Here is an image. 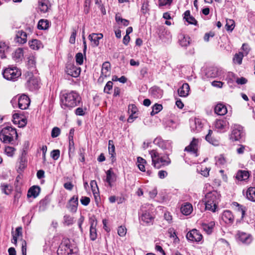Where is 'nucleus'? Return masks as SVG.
<instances>
[{
	"instance_id": "37",
	"label": "nucleus",
	"mask_w": 255,
	"mask_h": 255,
	"mask_svg": "<svg viewBox=\"0 0 255 255\" xmlns=\"http://www.w3.org/2000/svg\"><path fill=\"white\" fill-rule=\"evenodd\" d=\"M153 219V218L152 216L147 212L143 213L141 217V220L146 223H151Z\"/></svg>"
},
{
	"instance_id": "30",
	"label": "nucleus",
	"mask_w": 255,
	"mask_h": 255,
	"mask_svg": "<svg viewBox=\"0 0 255 255\" xmlns=\"http://www.w3.org/2000/svg\"><path fill=\"white\" fill-rule=\"evenodd\" d=\"M184 18L190 24L196 25L197 23L196 19L190 15L189 10H186L184 12Z\"/></svg>"
},
{
	"instance_id": "11",
	"label": "nucleus",
	"mask_w": 255,
	"mask_h": 255,
	"mask_svg": "<svg viewBox=\"0 0 255 255\" xmlns=\"http://www.w3.org/2000/svg\"><path fill=\"white\" fill-rule=\"evenodd\" d=\"M242 128L240 126H235L230 135V139L232 141L239 140L242 136Z\"/></svg>"
},
{
	"instance_id": "35",
	"label": "nucleus",
	"mask_w": 255,
	"mask_h": 255,
	"mask_svg": "<svg viewBox=\"0 0 255 255\" xmlns=\"http://www.w3.org/2000/svg\"><path fill=\"white\" fill-rule=\"evenodd\" d=\"M49 21L47 19H41L38 23V28L39 29H46L49 27Z\"/></svg>"
},
{
	"instance_id": "6",
	"label": "nucleus",
	"mask_w": 255,
	"mask_h": 255,
	"mask_svg": "<svg viewBox=\"0 0 255 255\" xmlns=\"http://www.w3.org/2000/svg\"><path fill=\"white\" fill-rule=\"evenodd\" d=\"M72 251L73 250L69 244V241H67L60 245L57 250V254L59 255H69L72 254Z\"/></svg>"
},
{
	"instance_id": "17",
	"label": "nucleus",
	"mask_w": 255,
	"mask_h": 255,
	"mask_svg": "<svg viewBox=\"0 0 255 255\" xmlns=\"http://www.w3.org/2000/svg\"><path fill=\"white\" fill-rule=\"evenodd\" d=\"M15 40L19 43H25L27 41V34L22 30H18L16 34Z\"/></svg>"
},
{
	"instance_id": "47",
	"label": "nucleus",
	"mask_w": 255,
	"mask_h": 255,
	"mask_svg": "<svg viewBox=\"0 0 255 255\" xmlns=\"http://www.w3.org/2000/svg\"><path fill=\"white\" fill-rule=\"evenodd\" d=\"M90 236L92 241L96 240L97 236L96 227L90 228Z\"/></svg>"
},
{
	"instance_id": "60",
	"label": "nucleus",
	"mask_w": 255,
	"mask_h": 255,
	"mask_svg": "<svg viewBox=\"0 0 255 255\" xmlns=\"http://www.w3.org/2000/svg\"><path fill=\"white\" fill-rule=\"evenodd\" d=\"M77 31L75 29H73L72 33L69 39V42L71 44H74L75 42L76 35Z\"/></svg>"
},
{
	"instance_id": "13",
	"label": "nucleus",
	"mask_w": 255,
	"mask_h": 255,
	"mask_svg": "<svg viewBox=\"0 0 255 255\" xmlns=\"http://www.w3.org/2000/svg\"><path fill=\"white\" fill-rule=\"evenodd\" d=\"M237 237L240 241L245 244H250L252 241L251 236L244 232H239Z\"/></svg>"
},
{
	"instance_id": "50",
	"label": "nucleus",
	"mask_w": 255,
	"mask_h": 255,
	"mask_svg": "<svg viewBox=\"0 0 255 255\" xmlns=\"http://www.w3.org/2000/svg\"><path fill=\"white\" fill-rule=\"evenodd\" d=\"M226 159L223 155H220L216 157V164L223 165L226 163Z\"/></svg>"
},
{
	"instance_id": "34",
	"label": "nucleus",
	"mask_w": 255,
	"mask_h": 255,
	"mask_svg": "<svg viewBox=\"0 0 255 255\" xmlns=\"http://www.w3.org/2000/svg\"><path fill=\"white\" fill-rule=\"evenodd\" d=\"M212 133H213L212 130L211 129H209L208 131V133L206 136L205 139L208 142H209V143H210L213 145H218V141L217 139H216L212 137Z\"/></svg>"
},
{
	"instance_id": "25",
	"label": "nucleus",
	"mask_w": 255,
	"mask_h": 255,
	"mask_svg": "<svg viewBox=\"0 0 255 255\" xmlns=\"http://www.w3.org/2000/svg\"><path fill=\"white\" fill-rule=\"evenodd\" d=\"M109 153L111 155V158L112 162H114L115 160V147L114 144V141L112 140L109 141Z\"/></svg>"
},
{
	"instance_id": "41",
	"label": "nucleus",
	"mask_w": 255,
	"mask_h": 255,
	"mask_svg": "<svg viewBox=\"0 0 255 255\" xmlns=\"http://www.w3.org/2000/svg\"><path fill=\"white\" fill-rule=\"evenodd\" d=\"M244 56V54L242 52L236 54L233 58L234 62L238 64H241Z\"/></svg>"
},
{
	"instance_id": "40",
	"label": "nucleus",
	"mask_w": 255,
	"mask_h": 255,
	"mask_svg": "<svg viewBox=\"0 0 255 255\" xmlns=\"http://www.w3.org/2000/svg\"><path fill=\"white\" fill-rule=\"evenodd\" d=\"M39 6L41 11L46 12L47 11L49 8L48 1L47 0H44L40 2Z\"/></svg>"
},
{
	"instance_id": "4",
	"label": "nucleus",
	"mask_w": 255,
	"mask_h": 255,
	"mask_svg": "<svg viewBox=\"0 0 255 255\" xmlns=\"http://www.w3.org/2000/svg\"><path fill=\"white\" fill-rule=\"evenodd\" d=\"M21 74V71L16 67L6 68L3 72V77L8 80H14Z\"/></svg>"
},
{
	"instance_id": "31",
	"label": "nucleus",
	"mask_w": 255,
	"mask_h": 255,
	"mask_svg": "<svg viewBox=\"0 0 255 255\" xmlns=\"http://www.w3.org/2000/svg\"><path fill=\"white\" fill-rule=\"evenodd\" d=\"M29 46L33 50H38L42 47L41 42L37 39H33L29 43Z\"/></svg>"
},
{
	"instance_id": "14",
	"label": "nucleus",
	"mask_w": 255,
	"mask_h": 255,
	"mask_svg": "<svg viewBox=\"0 0 255 255\" xmlns=\"http://www.w3.org/2000/svg\"><path fill=\"white\" fill-rule=\"evenodd\" d=\"M222 219L227 224H232L234 221V216L229 210H226L223 213Z\"/></svg>"
},
{
	"instance_id": "9",
	"label": "nucleus",
	"mask_w": 255,
	"mask_h": 255,
	"mask_svg": "<svg viewBox=\"0 0 255 255\" xmlns=\"http://www.w3.org/2000/svg\"><path fill=\"white\" fill-rule=\"evenodd\" d=\"M220 195L216 191H213L206 194L205 200L208 203L218 204L220 200Z\"/></svg>"
},
{
	"instance_id": "26",
	"label": "nucleus",
	"mask_w": 255,
	"mask_h": 255,
	"mask_svg": "<svg viewBox=\"0 0 255 255\" xmlns=\"http://www.w3.org/2000/svg\"><path fill=\"white\" fill-rule=\"evenodd\" d=\"M228 125V123L225 120H217L215 122V127L219 130L224 129Z\"/></svg>"
},
{
	"instance_id": "16",
	"label": "nucleus",
	"mask_w": 255,
	"mask_h": 255,
	"mask_svg": "<svg viewBox=\"0 0 255 255\" xmlns=\"http://www.w3.org/2000/svg\"><path fill=\"white\" fill-rule=\"evenodd\" d=\"M191 128L194 131H199L203 127L201 120L199 119H195L190 123Z\"/></svg>"
},
{
	"instance_id": "58",
	"label": "nucleus",
	"mask_w": 255,
	"mask_h": 255,
	"mask_svg": "<svg viewBox=\"0 0 255 255\" xmlns=\"http://www.w3.org/2000/svg\"><path fill=\"white\" fill-rule=\"evenodd\" d=\"M26 120L24 118H20V120H17V125L18 127L23 128L26 125Z\"/></svg>"
},
{
	"instance_id": "22",
	"label": "nucleus",
	"mask_w": 255,
	"mask_h": 255,
	"mask_svg": "<svg viewBox=\"0 0 255 255\" xmlns=\"http://www.w3.org/2000/svg\"><path fill=\"white\" fill-rule=\"evenodd\" d=\"M215 112L218 115L223 116L227 113V109L224 105L218 104L215 108Z\"/></svg>"
},
{
	"instance_id": "28",
	"label": "nucleus",
	"mask_w": 255,
	"mask_h": 255,
	"mask_svg": "<svg viewBox=\"0 0 255 255\" xmlns=\"http://www.w3.org/2000/svg\"><path fill=\"white\" fill-rule=\"evenodd\" d=\"M179 42L182 46L186 47L190 44V37L183 34L179 36Z\"/></svg>"
},
{
	"instance_id": "27",
	"label": "nucleus",
	"mask_w": 255,
	"mask_h": 255,
	"mask_svg": "<svg viewBox=\"0 0 255 255\" xmlns=\"http://www.w3.org/2000/svg\"><path fill=\"white\" fill-rule=\"evenodd\" d=\"M40 191V189L38 186H33L29 189L27 196L35 198L39 195Z\"/></svg>"
},
{
	"instance_id": "18",
	"label": "nucleus",
	"mask_w": 255,
	"mask_h": 255,
	"mask_svg": "<svg viewBox=\"0 0 255 255\" xmlns=\"http://www.w3.org/2000/svg\"><path fill=\"white\" fill-rule=\"evenodd\" d=\"M199 140L196 138H193L190 145L185 148V150L189 152H192L196 153L198 149V143Z\"/></svg>"
},
{
	"instance_id": "33",
	"label": "nucleus",
	"mask_w": 255,
	"mask_h": 255,
	"mask_svg": "<svg viewBox=\"0 0 255 255\" xmlns=\"http://www.w3.org/2000/svg\"><path fill=\"white\" fill-rule=\"evenodd\" d=\"M202 228L208 234H210L212 232L213 228L214 226V224L213 222H211L209 224L202 223Z\"/></svg>"
},
{
	"instance_id": "21",
	"label": "nucleus",
	"mask_w": 255,
	"mask_h": 255,
	"mask_svg": "<svg viewBox=\"0 0 255 255\" xmlns=\"http://www.w3.org/2000/svg\"><path fill=\"white\" fill-rule=\"evenodd\" d=\"M182 213L185 215H190L193 211V207L191 204L185 203L181 207Z\"/></svg>"
},
{
	"instance_id": "20",
	"label": "nucleus",
	"mask_w": 255,
	"mask_h": 255,
	"mask_svg": "<svg viewBox=\"0 0 255 255\" xmlns=\"http://www.w3.org/2000/svg\"><path fill=\"white\" fill-rule=\"evenodd\" d=\"M111 73V64L109 62H105L102 65L101 75L102 76L106 77L110 75Z\"/></svg>"
},
{
	"instance_id": "48",
	"label": "nucleus",
	"mask_w": 255,
	"mask_h": 255,
	"mask_svg": "<svg viewBox=\"0 0 255 255\" xmlns=\"http://www.w3.org/2000/svg\"><path fill=\"white\" fill-rule=\"evenodd\" d=\"M127 233V229L125 226H121L118 229V234L121 237H124Z\"/></svg>"
},
{
	"instance_id": "53",
	"label": "nucleus",
	"mask_w": 255,
	"mask_h": 255,
	"mask_svg": "<svg viewBox=\"0 0 255 255\" xmlns=\"http://www.w3.org/2000/svg\"><path fill=\"white\" fill-rule=\"evenodd\" d=\"M168 234L170 238H175L177 239L178 238L176 236V231L174 228H170L168 230Z\"/></svg>"
},
{
	"instance_id": "5",
	"label": "nucleus",
	"mask_w": 255,
	"mask_h": 255,
	"mask_svg": "<svg viewBox=\"0 0 255 255\" xmlns=\"http://www.w3.org/2000/svg\"><path fill=\"white\" fill-rule=\"evenodd\" d=\"M26 86L30 91H34L39 88L38 79L34 77L31 73H26Z\"/></svg>"
},
{
	"instance_id": "59",
	"label": "nucleus",
	"mask_w": 255,
	"mask_h": 255,
	"mask_svg": "<svg viewBox=\"0 0 255 255\" xmlns=\"http://www.w3.org/2000/svg\"><path fill=\"white\" fill-rule=\"evenodd\" d=\"M242 49L244 51V53H243L244 55H247L250 51V48L249 46L246 43L243 44Z\"/></svg>"
},
{
	"instance_id": "62",
	"label": "nucleus",
	"mask_w": 255,
	"mask_h": 255,
	"mask_svg": "<svg viewBox=\"0 0 255 255\" xmlns=\"http://www.w3.org/2000/svg\"><path fill=\"white\" fill-rule=\"evenodd\" d=\"M64 220L65 223H66L67 225H70L73 223V219L72 217L69 215H65L64 217Z\"/></svg>"
},
{
	"instance_id": "3",
	"label": "nucleus",
	"mask_w": 255,
	"mask_h": 255,
	"mask_svg": "<svg viewBox=\"0 0 255 255\" xmlns=\"http://www.w3.org/2000/svg\"><path fill=\"white\" fill-rule=\"evenodd\" d=\"M17 136L16 129L9 126L3 128L0 132V139L4 143L11 142Z\"/></svg>"
},
{
	"instance_id": "42",
	"label": "nucleus",
	"mask_w": 255,
	"mask_h": 255,
	"mask_svg": "<svg viewBox=\"0 0 255 255\" xmlns=\"http://www.w3.org/2000/svg\"><path fill=\"white\" fill-rule=\"evenodd\" d=\"M116 21L119 23H121L123 25L127 26L129 24V21L127 19L122 18L120 15L118 14L116 15Z\"/></svg>"
},
{
	"instance_id": "52",
	"label": "nucleus",
	"mask_w": 255,
	"mask_h": 255,
	"mask_svg": "<svg viewBox=\"0 0 255 255\" xmlns=\"http://www.w3.org/2000/svg\"><path fill=\"white\" fill-rule=\"evenodd\" d=\"M27 65L29 67L31 68L34 67L35 65V59L34 56H30L28 58V60L27 61Z\"/></svg>"
},
{
	"instance_id": "39",
	"label": "nucleus",
	"mask_w": 255,
	"mask_h": 255,
	"mask_svg": "<svg viewBox=\"0 0 255 255\" xmlns=\"http://www.w3.org/2000/svg\"><path fill=\"white\" fill-rule=\"evenodd\" d=\"M205 202V209L206 210H210L212 212H215L217 206V203H208V201Z\"/></svg>"
},
{
	"instance_id": "57",
	"label": "nucleus",
	"mask_w": 255,
	"mask_h": 255,
	"mask_svg": "<svg viewBox=\"0 0 255 255\" xmlns=\"http://www.w3.org/2000/svg\"><path fill=\"white\" fill-rule=\"evenodd\" d=\"M113 87V83L112 81H109L106 84L104 92L107 93H109L110 91L112 89Z\"/></svg>"
},
{
	"instance_id": "15",
	"label": "nucleus",
	"mask_w": 255,
	"mask_h": 255,
	"mask_svg": "<svg viewBox=\"0 0 255 255\" xmlns=\"http://www.w3.org/2000/svg\"><path fill=\"white\" fill-rule=\"evenodd\" d=\"M190 87L188 84L184 83L182 86L178 90V93L179 96L186 97L189 95Z\"/></svg>"
},
{
	"instance_id": "24",
	"label": "nucleus",
	"mask_w": 255,
	"mask_h": 255,
	"mask_svg": "<svg viewBox=\"0 0 255 255\" xmlns=\"http://www.w3.org/2000/svg\"><path fill=\"white\" fill-rule=\"evenodd\" d=\"M106 181L110 187L112 186V183L116 181V175L110 169L106 172Z\"/></svg>"
},
{
	"instance_id": "55",
	"label": "nucleus",
	"mask_w": 255,
	"mask_h": 255,
	"mask_svg": "<svg viewBox=\"0 0 255 255\" xmlns=\"http://www.w3.org/2000/svg\"><path fill=\"white\" fill-rule=\"evenodd\" d=\"M60 133V129L57 127H55L52 130L51 136L52 137H56L59 135Z\"/></svg>"
},
{
	"instance_id": "10",
	"label": "nucleus",
	"mask_w": 255,
	"mask_h": 255,
	"mask_svg": "<svg viewBox=\"0 0 255 255\" xmlns=\"http://www.w3.org/2000/svg\"><path fill=\"white\" fill-rule=\"evenodd\" d=\"M18 107L21 110L26 109L30 105V99L25 95H22L18 98Z\"/></svg>"
},
{
	"instance_id": "32",
	"label": "nucleus",
	"mask_w": 255,
	"mask_h": 255,
	"mask_svg": "<svg viewBox=\"0 0 255 255\" xmlns=\"http://www.w3.org/2000/svg\"><path fill=\"white\" fill-rule=\"evenodd\" d=\"M128 111L131 112V114L128 118V123H132L134 119L136 118L135 117L133 116V114L136 113L137 109L134 105H130L128 106Z\"/></svg>"
},
{
	"instance_id": "63",
	"label": "nucleus",
	"mask_w": 255,
	"mask_h": 255,
	"mask_svg": "<svg viewBox=\"0 0 255 255\" xmlns=\"http://www.w3.org/2000/svg\"><path fill=\"white\" fill-rule=\"evenodd\" d=\"M80 201L82 204L84 206H87L89 204L90 199L88 197H82L80 200Z\"/></svg>"
},
{
	"instance_id": "54",
	"label": "nucleus",
	"mask_w": 255,
	"mask_h": 255,
	"mask_svg": "<svg viewBox=\"0 0 255 255\" xmlns=\"http://www.w3.org/2000/svg\"><path fill=\"white\" fill-rule=\"evenodd\" d=\"M51 156L54 160H57L60 156V151L58 149L53 150L51 153Z\"/></svg>"
},
{
	"instance_id": "8",
	"label": "nucleus",
	"mask_w": 255,
	"mask_h": 255,
	"mask_svg": "<svg viewBox=\"0 0 255 255\" xmlns=\"http://www.w3.org/2000/svg\"><path fill=\"white\" fill-rule=\"evenodd\" d=\"M186 238L192 242H199L202 240V236L198 230L193 229L187 234Z\"/></svg>"
},
{
	"instance_id": "2",
	"label": "nucleus",
	"mask_w": 255,
	"mask_h": 255,
	"mask_svg": "<svg viewBox=\"0 0 255 255\" xmlns=\"http://www.w3.org/2000/svg\"><path fill=\"white\" fill-rule=\"evenodd\" d=\"M149 154L152 159V165L157 169L160 168L162 166L169 165L171 162V160L168 157H166L165 158L160 157L156 150H150Z\"/></svg>"
},
{
	"instance_id": "51",
	"label": "nucleus",
	"mask_w": 255,
	"mask_h": 255,
	"mask_svg": "<svg viewBox=\"0 0 255 255\" xmlns=\"http://www.w3.org/2000/svg\"><path fill=\"white\" fill-rule=\"evenodd\" d=\"M76 61L77 63H78L79 65H81L83 63V56L82 53H78L76 55Z\"/></svg>"
},
{
	"instance_id": "43",
	"label": "nucleus",
	"mask_w": 255,
	"mask_h": 255,
	"mask_svg": "<svg viewBox=\"0 0 255 255\" xmlns=\"http://www.w3.org/2000/svg\"><path fill=\"white\" fill-rule=\"evenodd\" d=\"M162 109V106L160 104H155L152 107V110L150 113L151 116H153L159 113Z\"/></svg>"
},
{
	"instance_id": "46",
	"label": "nucleus",
	"mask_w": 255,
	"mask_h": 255,
	"mask_svg": "<svg viewBox=\"0 0 255 255\" xmlns=\"http://www.w3.org/2000/svg\"><path fill=\"white\" fill-rule=\"evenodd\" d=\"M234 205L237 208V210L238 212L241 213V214H242V218H243L244 215H245V207H243V206L240 205L239 204H238L237 202H235L234 203Z\"/></svg>"
},
{
	"instance_id": "49",
	"label": "nucleus",
	"mask_w": 255,
	"mask_h": 255,
	"mask_svg": "<svg viewBox=\"0 0 255 255\" xmlns=\"http://www.w3.org/2000/svg\"><path fill=\"white\" fill-rule=\"evenodd\" d=\"M148 2L147 1H144L142 3V5L141 8V11L142 13L146 14L148 12Z\"/></svg>"
},
{
	"instance_id": "19",
	"label": "nucleus",
	"mask_w": 255,
	"mask_h": 255,
	"mask_svg": "<svg viewBox=\"0 0 255 255\" xmlns=\"http://www.w3.org/2000/svg\"><path fill=\"white\" fill-rule=\"evenodd\" d=\"M103 37V34L101 33H92L89 36V39L93 42L92 44L94 46H97L99 44V40Z\"/></svg>"
},
{
	"instance_id": "44",
	"label": "nucleus",
	"mask_w": 255,
	"mask_h": 255,
	"mask_svg": "<svg viewBox=\"0 0 255 255\" xmlns=\"http://www.w3.org/2000/svg\"><path fill=\"white\" fill-rule=\"evenodd\" d=\"M1 189L2 192L6 195H8L11 192V187L7 184H2L1 185Z\"/></svg>"
},
{
	"instance_id": "38",
	"label": "nucleus",
	"mask_w": 255,
	"mask_h": 255,
	"mask_svg": "<svg viewBox=\"0 0 255 255\" xmlns=\"http://www.w3.org/2000/svg\"><path fill=\"white\" fill-rule=\"evenodd\" d=\"M235 26V22L233 19H226V28L227 30L231 31H232L234 29Z\"/></svg>"
},
{
	"instance_id": "45",
	"label": "nucleus",
	"mask_w": 255,
	"mask_h": 255,
	"mask_svg": "<svg viewBox=\"0 0 255 255\" xmlns=\"http://www.w3.org/2000/svg\"><path fill=\"white\" fill-rule=\"evenodd\" d=\"M15 149L11 146L5 147L4 152L9 157H12L14 153Z\"/></svg>"
},
{
	"instance_id": "12",
	"label": "nucleus",
	"mask_w": 255,
	"mask_h": 255,
	"mask_svg": "<svg viewBox=\"0 0 255 255\" xmlns=\"http://www.w3.org/2000/svg\"><path fill=\"white\" fill-rule=\"evenodd\" d=\"M78 205V198L77 196H74L69 200L67 208L72 212H75L77 209Z\"/></svg>"
},
{
	"instance_id": "61",
	"label": "nucleus",
	"mask_w": 255,
	"mask_h": 255,
	"mask_svg": "<svg viewBox=\"0 0 255 255\" xmlns=\"http://www.w3.org/2000/svg\"><path fill=\"white\" fill-rule=\"evenodd\" d=\"M90 185L93 194H95L96 189H98V186L96 181L95 180H92L90 182Z\"/></svg>"
},
{
	"instance_id": "1",
	"label": "nucleus",
	"mask_w": 255,
	"mask_h": 255,
	"mask_svg": "<svg viewBox=\"0 0 255 255\" xmlns=\"http://www.w3.org/2000/svg\"><path fill=\"white\" fill-rule=\"evenodd\" d=\"M81 102V97L75 91L64 94L61 97V105L64 109H71L78 106Z\"/></svg>"
},
{
	"instance_id": "7",
	"label": "nucleus",
	"mask_w": 255,
	"mask_h": 255,
	"mask_svg": "<svg viewBox=\"0 0 255 255\" xmlns=\"http://www.w3.org/2000/svg\"><path fill=\"white\" fill-rule=\"evenodd\" d=\"M65 71L68 75L73 77H77L80 74V68L73 64L68 63L66 67Z\"/></svg>"
},
{
	"instance_id": "23",
	"label": "nucleus",
	"mask_w": 255,
	"mask_h": 255,
	"mask_svg": "<svg viewBox=\"0 0 255 255\" xmlns=\"http://www.w3.org/2000/svg\"><path fill=\"white\" fill-rule=\"evenodd\" d=\"M250 176L249 172L246 170H239L236 174V178L240 181L247 180Z\"/></svg>"
},
{
	"instance_id": "36",
	"label": "nucleus",
	"mask_w": 255,
	"mask_h": 255,
	"mask_svg": "<svg viewBox=\"0 0 255 255\" xmlns=\"http://www.w3.org/2000/svg\"><path fill=\"white\" fill-rule=\"evenodd\" d=\"M23 56V49L22 48H17L13 54V57L15 60L18 61Z\"/></svg>"
},
{
	"instance_id": "29",
	"label": "nucleus",
	"mask_w": 255,
	"mask_h": 255,
	"mask_svg": "<svg viewBox=\"0 0 255 255\" xmlns=\"http://www.w3.org/2000/svg\"><path fill=\"white\" fill-rule=\"evenodd\" d=\"M247 198L250 201H255V187H250L246 192Z\"/></svg>"
},
{
	"instance_id": "64",
	"label": "nucleus",
	"mask_w": 255,
	"mask_h": 255,
	"mask_svg": "<svg viewBox=\"0 0 255 255\" xmlns=\"http://www.w3.org/2000/svg\"><path fill=\"white\" fill-rule=\"evenodd\" d=\"M172 0H159V5L160 6L166 5H170Z\"/></svg>"
},
{
	"instance_id": "56",
	"label": "nucleus",
	"mask_w": 255,
	"mask_h": 255,
	"mask_svg": "<svg viewBox=\"0 0 255 255\" xmlns=\"http://www.w3.org/2000/svg\"><path fill=\"white\" fill-rule=\"evenodd\" d=\"M21 252L22 255H26V243L25 241L21 240Z\"/></svg>"
}]
</instances>
